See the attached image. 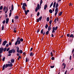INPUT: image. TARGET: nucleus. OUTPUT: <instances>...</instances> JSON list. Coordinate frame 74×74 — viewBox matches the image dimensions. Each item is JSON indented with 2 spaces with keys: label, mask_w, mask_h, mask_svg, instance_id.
<instances>
[{
  "label": "nucleus",
  "mask_w": 74,
  "mask_h": 74,
  "mask_svg": "<svg viewBox=\"0 0 74 74\" xmlns=\"http://www.w3.org/2000/svg\"><path fill=\"white\" fill-rule=\"evenodd\" d=\"M30 56H33L34 55V53H33V52L31 53L30 54Z\"/></svg>",
  "instance_id": "2eb2a0df"
},
{
  "label": "nucleus",
  "mask_w": 74,
  "mask_h": 74,
  "mask_svg": "<svg viewBox=\"0 0 74 74\" xmlns=\"http://www.w3.org/2000/svg\"><path fill=\"white\" fill-rule=\"evenodd\" d=\"M5 57H4L2 59V61L4 62L5 60Z\"/></svg>",
  "instance_id": "a19ab883"
},
{
  "label": "nucleus",
  "mask_w": 74,
  "mask_h": 74,
  "mask_svg": "<svg viewBox=\"0 0 74 74\" xmlns=\"http://www.w3.org/2000/svg\"><path fill=\"white\" fill-rule=\"evenodd\" d=\"M56 5V2H55L53 4V8H55V6Z\"/></svg>",
  "instance_id": "aec40b11"
},
{
  "label": "nucleus",
  "mask_w": 74,
  "mask_h": 74,
  "mask_svg": "<svg viewBox=\"0 0 74 74\" xmlns=\"http://www.w3.org/2000/svg\"><path fill=\"white\" fill-rule=\"evenodd\" d=\"M6 47H9V45H8V44H7L6 45Z\"/></svg>",
  "instance_id": "de8ad7c7"
},
{
  "label": "nucleus",
  "mask_w": 74,
  "mask_h": 74,
  "mask_svg": "<svg viewBox=\"0 0 74 74\" xmlns=\"http://www.w3.org/2000/svg\"><path fill=\"white\" fill-rule=\"evenodd\" d=\"M25 7H27V5L26 3H23V4L22 9L23 10H26V8Z\"/></svg>",
  "instance_id": "f03ea898"
},
{
  "label": "nucleus",
  "mask_w": 74,
  "mask_h": 74,
  "mask_svg": "<svg viewBox=\"0 0 74 74\" xmlns=\"http://www.w3.org/2000/svg\"><path fill=\"white\" fill-rule=\"evenodd\" d=\"M38 19L40 21L41 20V19H42V16H41Z\"/></svg>",
  "instance_id": "c756f323"
},
{
  "label": "nucleus",
  "mask_w": 74,
  "mask_h": 74,
  "mask_svg": "<svg viewBox=\"0 0 74 74\" xmlns=\"http://www.w3.org/2000/svg\"><path fill=\"white\" fill-rule=\"evenodd\" d=\"M54 36L53 35V34H51V37H53Z\"/></svg>",
  "instance_id": "338daca9"
},
{
  "label": "nucleus",
  "mask_w": 74,
  "mask_h": 74,
  "mask_svg": "<svg viewBox=\"0 0 74 74\" xmlns=\"http://www.w3.org/2000/svg\"><path fill=\"white\" fill-rule=\"evenodd\" d=\"M57 14H58V12H56L55 14V16H56L57 15Z\"/></svg>",
  "instance_id": "864d4df0"
},
{
  "label": "nucleus",
  "mask_w": 74,
  "mask_h": 74,
  "mask_svg": "<svg viewBox=\"0 0 74 74\" xmlns=\"http://www.w3.org/2000/svg\"><path fill=\"white\" fill-rule=\"evenodd\" d=\"M49 34V31H47L46 32V35H48Z\"/></svg>",
  "instance_id": "7c9ffc66"
},
{
  "label": "nucleus",
  "mask_w": 74,
  "mask_h": 74,
  "mask_svg": "<svg viewBox=\"0 0 74 74\" xmlns=\"http://www.w3.org/2000/svg\"><path fill=\"white\" fill-rule=\"evenodd\" d=\"M3 9V6H1L0 7V10H1Z\"/></svg>",
  "instance_id": "37998d69"
},
{
  "label": "nucleus",
  "mask_w": 74,
  "mask_h": 74,
  "mask_svg": "<svg viewBox=\"0 0 74 74\" xmlns=\"http://www.w3.org/2000/svg\"><path fill=\"white\" fill-rule=\"evenodd\" d=\"M14 30L13 31L14 32V33H16V30H15V28H14Z\"/></svg>",
  "instance_id": "3c124183"
},
{
  "label": "nucleus",
  "mask_w": 74,
  "mask_h": 74,
  "mask_svg": "<svg viewBox=\"0 0 74 74\" xmlns=\"http://www.w3.org/2000/svg\"><path fill=\"white\" fill-rule=\"evenodd\" d=\"M11 56V54H9V55H8V56Z\"/></svg>",
  "instance_id": "680f3d73"
},
{
  "label": "nucleus",
  "mask_w": 74,
  "mask_h": 74,
  "mask_svg": "<svg viewBox=\"0 0 74 74\" xmlns=\"http://www.w3.org/2000/svg\"><path fill=\"white\" fill-rule=\"evenodd\" d=\"M18 44V45H19V44H21V41L20 40H16L15 43V45H16Z\"/></svg>",
  "instance_id": "20e7f679"
},
{
  "label": "nucleus",
  "mask_w": 74,
  "mask_h": 74,
  "mask_svg": "<svg viewBox=\"0 0 74 74\" xmlns=\"http://www.w3.org/2000/svg\"><path fill=\"white\" fill-rule=\"evenodd\" d=\"M51 59L52 60H54V59H55V57H52L51 58Z\"/></svg>",
  "instance_id": "58836bf2"
},
{
  "label": "nucleus",
  "mask_w": 74,
  "mask_h": 74,
  "mask_svg": "<svg viewBox=\"0 0 74 74\" xmlns=\"http://www.w3.org/2000/svg\"><path fill=\"white\" fill-rule=\"evenodd\" d=\"M6 67H9V66L8 65V64H6Z\"/></svg>",
  "instance_id": "6e6d98bb"
},
{
  "label": "nucleus",
  "mask_w": 74,
  "mask_h": 74,
  "mask_svg": "<svg viewBox=\"0 0 74 74\" xmlns=\"http://www.w3.org/2000/svg\"><path fill=\"white\" fill-rule=\"evenodd\" d=\"M49 12L51 14H52V10L51 9H50L49 10Z\"/></svg>",
  "instance_id": "bb28decb"
},
{
  "label": "nucleus",
  "mask_w": 74,
  "mask_h": 74,
  "mask_svg": "<svg viewBox=\"0 0 74 74\" xmlns=\"http://www.w3.org/2000/svg\"><path fill=\"white\" fill-rule=\"evenodd\" d=\"M9 45H11L12 44V43H11V42H9Z\"/></svg>",
  "instance_id": "0e129e2a"
},
{
  "label": "nucleus",
  "mask_w": 74,
  "mask_h": 74,
  "mask_svg": "<svg viewBox=\"0 0 74 74\" xmlns=\"http://www.w3.org/2000/svg\"><path fill=\"white\" fill-rule=\"evenodd\" d=\"M19 55H20V54L19 53H17V56H18Z\"/></svg>",
  "instance_id": "4d7b16f0"
},
{
  "label": "nucleus",
  "mask_w": 74,
  "mask_h": 74,
  "mask_svg": "<svg viewBox=\"0 0 74 74\" xmlns=\"http://www.w3.org/2000/svg\"><path fill=\"white\" fill-rule=\"evenodd\" d=\"M67 37H69L70 36V34H67Z\"/></svg>",
  "instance_id": "5fc2aeb1"
},
{
  "label": "nucleus",
  "mask_w": 74,
  "mask_h": 74,
  "mask_svg": "<svg viewBox=\"0 0 74 74\" xmlns=\"http://www.w3.org/2000/svg\"><path fill=\"white\" fill-rule=\"evenodd\" d=\"M45 31L44 32H43V35L44 36V35H45Z\"/></svg>",
  "instance_id": "052dcab7"
},
{
  "label": "nucleus",
  "mask_w": 74,
  "mask_h": 74,
  "mask_svg": "<svg viewBox=\"0 0 74 74\" xmlns=\"http://www.w3.org/2000/svg\"><path fill=\"white\" fill-rule=\"evenodd\" d=\"M40 9V5H39V4H37V7L35 9V12H37V11L38 10Z\"/></svg>",
  "instance_id": "7ed1b4c3"
},
{
  "label": "nucleus",
  "mask_w": 74,
  "mask_h": 74,
  "mask_svg": "<svg viewBox=\"0 0 74 74\" xmlns=\"http://www.w3.org/2000/svg\"><path fill=\"white\" fill-rule=\"evenodd\" d=\"M16 52V51L15 49H12L11 50H10L8 51V53L9 54H10L11 53H15Z\"/></svg>",
  "instance_id": "f257e3e1"
},
{
  "label": "nucleus",
  "mask_w": 74,
  "mask_h": 74,
  "mask_svg": "<svg viewBox=\"0 0 74 74\" xmlns=\"http://www.w3.org/2000/svg\"><path fill=\"white\" fill-rule=\"evenodd\" d=\"M54 67H55V66H50V67L51 68V69H53V68H54Z\"/></svg>",
  "instance_id": "79ce46f5"
},
{
  "label": "nucleus",
  "mask_w": 74,
  "mask_h": 74,
  "mask_svg": "<svg viewBox=\"0 0 74 74\" xmlns=\"http://www.w3.org/2000/svg\"><path fill=\"white\" fill-rule=\"evenodd\" d=\"M46 20L47 22H49V18L48 17H47V18Z\"/></svg>",
  "instance_id": "393cba45"
},
{
  "label": "nucleus",
  "mask_w": 74,
  "mask_h": 74,
  "mask_svg": "<svg viewBox=\"0 0 74 74\" xmlns=\"http://www.w3.org/2000/svg\"><path fill=\"white\" fill-rule=\"evenodd\" d=\"M59 10H58V8H56V9H55V12H58V11Z\"/></svg>",
  "instance_id": "5701e85b"
},
{
  "label": "nucleus",
  "mask_w": 74,
  "mask_h": 74,
  "mask_svg": "<svg viewBox=\"0 0 74 74\" xmlns=\"http://www.w3.org/2000/svg\"><path fill=\"white\" fill-rule=\"evenodd\" d=\"M24 12H25V14L26 15H27V11L26 10H25Z\"/></svg>",
  "instance_id": "c85d7f7f"
},
{
  "label": "nucleus",
  "mask_w": 74,
  "mask_h": 74,
  "mask_svg": "<svg viewBox=\"0 0 74 74\" xmlns=\"http://www.w3.org/2000/svg\"><path fill=\"white\" fill-rule=\"evenodd\" d=\"M8 9H6V10L5 12V13H7V11H8Z\"/></svg>",
  "instance_id": "603ef678"
},
{
  "label": "nucleus",
  "mask_w": 74,
  "mask_h": 74,
  "mask_svg": "<svg viewBox=\"0 0 74 74\" xmlns=\"http://www.w3.org/2000/svg\"><path fill=\"white\" fill-rule=\"evenodd\" d=\"M53 28H54V30H55V31L58 29V27H56L55 28V27H53Z\"/></svg>",
  "instance_id": "b1692460"
},
{
  "label": "nucleus",
  "mask_w": 74,
  "mask_h": 74,
  "mask_svg": "<svg viewBox=\"0 0 74 74\" xmlns=\"http://www.w3.org/2000/svg\"><path fill=\"white\" fill-rule=\"evenodd\" d=\"M20 40L21 42H23V39L22 38H21L20 39Z\"/></svg>",
  "instance_id": "72a5a7b5"
},
{
  "label": "nucleus",
  "mask_w": 74,
  "mask_h": 74,
  "mask_svg": "<svg viewBox=\"0 0 74 74\" xmlns=\"http://www.w3.org/2000/svg\"><path fill=\"white\" fill-rule=\"evenodd\" d=\"M52 5H53V2H52L51 3V5H50V8H51V7H52Z\"/></svg>",
  "instance_id": "e433bc0d"
},
{
  "label": "nucleus",
  "mask_w": 74,
  "mask_h": 74,
  "mask_svg": "<svg viewBox=\"0 0 74 74\" xmlns=\"http://www.w3.org/2000/svg\"><path fill=\"white\" fill-rule=\"evenodd\" d=\"M47 7H48L47 4H46L44 6V10H46V8H47Z\"/></svg>",
  "instance_id": "f8f14e48"
},
{
  "label": "nucleus",
  "mask_w": 74,
  "mask_h": 74,
  "mask_svg": "<svg viewBox=\"0 0 74 74\" xmlns=\"http://www.w3.org/2000/svg\"><path fill=\"white\" fill-rule=\"evenodd\" d=\"M69 37H72V38H74V35L73 34H71Z\"/></svg>",
  "instance_id": "dca6fc26"
},
{
  "label": "nucleus",
  "mask_w": 74,
  "mask_h": 74,
  "mask_svg": "<svg viewBox=\"0 0 74 74\" xmlns=\"http://www.w3.org/2000/svg\"><path fill=\"white\" fill-rule=\"evenodd\" d=\"M3 50H4V48L2 47L0 48V54H1V53L3 52Z\"/></svg>",
  "instance_id": "0eeeda50"
},
{
  "label": "nucleus",
  "mask_w": 74,
  "mask_h": 74,
  "mask_svg": "<svg viewBox=\"0 0 74 74\" xmlns=\"http://www.w3.org/2000/svg\"><path fill=\"white\" fill-rule=\"evenodd\" d=\"M14 5L12 4V7H11V10H10V13H11L12 12V11L14 10Z\"/></svg>",
  "instance_id": "39448f33"
},
{
  "label": "nucleus",
  "mask_w": 74,
  "mask_h": 74,
  "mask_svg": "<svg viewBox=\"0 0 74 74\" xmlns=\"http://www.w3.org/2000/svg\"><path fill=\"white\" fill-rule=\"evenodd\" d=\"M8 21H9V18H7L6 20V23L8 24Z\"/></svg>",
  "instance_id": "9b49d317"
},
{
  "label": "nucleus",
  "mask_w": 74,
  "mask_h": 74,
  "mask_svg": "<svg viewBox=\"0 0 74 74\" xmlns=\"http://www.w3.org/2000/svg\"><path fill=\"white\" fill-rule=\"evenodd\" d=\"M74 49H73L72 51V53H74Z\"/></svg>",
  "instance_id": "774afa93"
},
{
  "label": "nucleus",
  "mask_w": 74,
  "mask_h": 74,
  "mask_svg": "<svg viewBox=\"0 0 74 74\" xmlns=\"http://www.w3.org/2000/svg\"><path fill=\"white\" fill-rule=\"evenodd\" d=\"M55 28H53V30L52 31V33H54V32H55Z\"/></svg>",
  "instance_id": "4be33fe9"
},
{
  "label": "nucleus",
  "mask_w": 74,
  "mask_h": 74,
  "mask_svg": "<svg viewBox=\"0 0 74 74\" xmlns=\"http://www.w3.org/2000/svg\"><path fill=\"white\" fill-rule=\"evenodd\" d=\"M9 50H10V48H8L7 49L6 51H8Z\"/></svg>",
  "instance_id": "e2e57ef3"
},
{
  "label": "nucleus",
  "mask_w": 74,
  "mask_h": 74,
  "mask_svg": "<svg viewBox=\"0 0 74 74\" xmlns=\"http://www.w3.org/2000/svg\"><path fill=\"white\" fill-rule=\"evenodd\" d=\"M19 18V16H16L15 17V19H18Z\"/></svg>",
  "instance_id": "2f4dec72"
},
{
  "label": "nucleus",
  "mask_w": 74,
  "mask_h": 74,
  "mask_svg": "<svg viewBox=\"0 0 74 74\" xmlns=\"http://www.w3.org/2000/svg\"><path fill=\"white\" fill-rule=\"evenodd\" d=\"M11 62L12 63H14V62H15V60L14 59H12L11 60Z\"/></svg>",
  "instance_id": "412c9836"
},
{
  "label": "nucleus",
  "mask_w": 74,
  "mask_h": 74,
  "mask_svg": "<svg viewBox=\"0 0 74 74\" xmlns=\"http://www.w3.org/2000/svg\"><path fill=\"white\" fill-rule=\"evenodd\" d=\"M7 47H5L3 49V52H5V51H6V50H7Z\"/></svg>",
  "instance_id": "473e14b6"
},
{
  "label": "nucleus",
  "mask_w": 74,
  "mask_h": 74,
  "mask_svg": "<svg viewBox=\"0 0 74 74\" xmlns=\"http://www.w3.org/2000/svg\"><path fill=\"white\" fill-rule=\"evenodd\" d=\"M62 13H63V12L61 11V12H60L58 15L59 16H61L62 15Z\"/></svg>",
  "instance_id": "4468645a"
},
{
  "label": "nucleus",
  "mask_w": 74,
  "mask_h": 74,
  "mask_svg": "<svg viewBox=\"0 0 74 74\" xmlns=\"http://www.w3.org/2000/svg\"><path fill=\"white\" fill-rule=\"evenodd\" d=\"M16 48L17 49L16 51L18 53H19V48L18 46L16 47Z\"/></svg>",
  "instance_id": "1a4fd4ad"
},
{
  "label": "nucleus",
  "mask_w": 74,
  "mask_h": 74,
  "mask_svg": "<svg viewBox=\"0 0 74 74\" xmlns=\"http://www.w3.org/2000/svg\"><path fill=\"white\" fill-rule=\"evenodd\" d=\"M48 27V24H46L45 26V28L46 29H47V28Z\"/></svg>",
  "instance_id": "c9c22d12"
},
{
  "label": "nucleus",
  "mask_w": 74,
  "mask_h": 74,
  "mask_svg": "<svg viewBox=\"0 0 74 74\" xmlns=\"http://www.w3.org/2000/svg\"><path fill=\"white\" fill-rule=\"evenodd\" d=\"M52 20H51L49 21V23L50 25H51V24L52 23Z\"/></svg>",
  "instance_id": "f704fd0d"
},
{
  "label": "nucleus",
  "mask_w": 74,
  "mask_h": 74,
  "mask_svg": "<svg viewBox=\"0 0 74 74\" xmlns=\"http://www.w3.org/2000/svg\"><path fill=\"white\" fill-rule=\"evenodd\" d=\"M43 1H42V0H40V5H41V4L42 3Z\"/></svg>",
  "instance_id": "a211bd4d"
},
{
  "label": "nucleus",
  "mask_w": 74,
  "mask_h": 74,
  "mask_svg": "<svg viewBox=\"0 0 74 74\" xmlns=\"http://www.w3.org/2000/svg\"><path fill=\"white\" fill-rule=\"evenodd\" d=\"M3 24H4L5 23V20H4L2 22Z\"/></svg>",
  "instance_id": "49530a36"
},
{
  "label": "nucleus",
  "mask_w": 74,
  "mask_h": 74,
  "mask_svg": "<svg viewBox=\"0 0 74 74\" xmlns=\"http://www.w3.org/2000/svg\"><path fill=\"white\" fill-rule=\"evenodd\" d=\"M7 67L5 66V64H4L3 66V69L2 70L3 71V70H4L5 69H7Z\"/></svg>",
  "instance_id": "6e6552de"
},
{
  "label": "nucleus",
  "mask_w": 74,
  "mask_h": 74,
  "mask_svg": "<svg viewBox=\"0 0 74 74\" xmlns=\"http://www.w3.org/2000/svg\"><path fill=\"white\" fill-rule=\"evenodd\" d=\"M58 7H59V4H58V3H56V8H58Z\"/></svg>",
  "instance_id": "f3484780"
},
{
  "label": "nucleus",
  "mask_w": 74,
  "mask_h": 74,
  "mask_svg": "<svg viewBox=\"0 0 74 74\" xmlns=\"http://www.w3.org/2000/svg\"><path fill=\"white\" fill-rule=\"evenodd\" d=\"M51 26H49L48 27V31H50V30H51Z\"/></svg>",
  "instance_id": "ddd939ff"
},
{
  "label": "nucleus",
  "mask_w": 74,
  "mask_h": 74,
  "mask_svg": "<svg viewBox=\"0 0 74 74\" xmlns=\"http://www.w3.org/2000/svg\"><path fill=\"white\" fill-rule=\"evenodd\" d=\"M23 54L24 56H26V53H23Z\"/></svg>",
  "instance_id": "bf43d9fd"
},
{
  "label": "nucleus",
  "mask_w": 74,
  "mask_h": 74,
  "mask_svg": "<svg viewBox=\"0 0 74 74\" xmlns=\"http://www.w3.org/2000/svg\"><path fill=\"white\" fill-rule=\"evenodd\" d=\"M6 9H8V7H7L6 8V7L5 6L3 7V11H5V10H5V9H6Z\"/></svg>",
  "instance_id": "9d476101"
},
{
  "label": "nucleus",
  "mask_w": 74,
  "mask_h": 74,
  "mask_svg": "<svg viewBox=\"0 0 74 74\" xmlns=\"http://www.w3.org/2000/svg\"><path fill=\"white\" fill-rule=\"evenodd\" d=\"M40 15V12H38L37 14V16H38Z\"/></svg>",
  "instance_id": "c03bdc74"
},
{
  "label": "nucleus",
  "mask_w": 74,
  "mask_h": 74,
  "mask_svg": "<svg viewBox=\"0 0 74 74\" xmlns=\"http://www.w3.org/2000/svg\"><path fill=\"white\" fill-rule=\"evenodd\" d=\"M9 67H12L13 66V64H8Z\"/></svg>",
  "instance_id": "6ab92c4d"
},
{
  "label": "nucleus",
  "mask_w": 74,
  "mask_h": 74,
  "mask_svg": "<svg viewBox=\"0 0 74 74\" xmlns=\"http://www.w3.org/2000/svg\"><path fill=\"white\" fill-rule=\"evenodd\" d=\"M40 33L41 34H43V29H42L41 30Z\"/></svg>",
  "instance_id": "ea45409f"
},
{
  "label": "nucleus",
  "mask_w": 74,
  "mask_h": 74,
  "mask_svg": "<svg viewBox=\"0 0 74 74\" xmlns=\"http://www.w3.org/2000/svg\"><path fill=\"white\" fill-rule=\"evenodd\" d=\"M19 53H23V51H22V50H20L19 51Z\"/></svg>",
  "instance_id": "a878e982"
},
{
  "label": "nucleus",
  "mask_w": 74,
  "mask_h": 74,
  "mask_svg": "<svg viewBox=\"0 0 74 74\" xmlns=\"http://www.w3.org/2000/svg\"><path fill=\"white\" fill-rule=\"evenodd\" d=\"M7 43V40H5L3 41L2 45L4 46L5 45V44H6Z\"/></svg>",
  "instance_id": "423d86ee"
},
{
  "label": "nucleus",
  "mask_w": 74,
  "mask_h": 74,
  "mask_svg": "<svg viewBox=\"0 0 74 74\" xmlns=\"http://www.w3.org/2000/svg\"><path fill=\"white\" fill-rule=\"evenodd\" d=\"M36 20L37 21V22H39V19L38 18L36 19Z\"/></svg>",
  "instance_id": "13d9d810"
},
{
  "label": "nucleus",
  "mask_w": 74,
  "mask_h": 74,
  "mask_svg": "<svg viewBox=\"0 0 74 74\" xmlns=\"http://www.w3.org/2000/svg\"><path fill=\"white\" fill-rule=\"evenodd\" d=\"M12 14V13H10L9 14V16L10 17L11 16V14Z\"/></svg>",
  "instance_id": "8fccbe9b"
},
{
  "label": "nucleus",
  "mask_w": 74,
  "mask_h": 74,
  "mask_svg": "<svg viewBox=\"0 0 74 74\" xmlns=\"http://www.w3.org/2000/svg\"><path fill=\"white\" fill-rule=\"evenodd\" d=\"M51 57H52V56H53V54H52V52L51 53Z\"/></svg>",
  "instance_id": "09e8293b"
},
{
  "label": "nucleus",
  "mask_w": 74,
  "mask_h": 74,
  "mask_svg": "<svg viewBox=\"0 0 74 74\" xmlns=\"http://www.w3.org/2000/svg\"><path fill=\"white\" fill-rule=\"evenodd\" d=\"M69 59L70 60H71V56H70V58H69Z\"/></svg>",
  "instance_id": "69168bd1"
},
{
  "label": "nucleus",
  "mask_w": 74,
  "mask_h": 74,
  "mask_svg": "<svg viewBox=\"0 0 74 74\" xmlns=\"http://www.w3.org/2000/svg\"><path fill=\"white\" fill-rule=\"evenodd\" d=\"M4 30V26H3H3H2V27L1 30Z\"/></svg>",
  "instance_id": "a18cd8bd"
},
{
  "label": "nucleus",
  "mask_w": 74,
  "mask_h": 74,
  "mask_svg": "<svg viewBox=\"0 0 74 74\" xmlns=\"http://www.w3.org/2000/svg\"><path fill=\"white\" fill-rule=\"evenodd\" d=\"M29 59L27 60V58L26 59L25 62H29Z\"/></svg>",
  "instance_id": "cd10ccee"
},
{
  "label": "nucleus",
  "mask_w": 74,
  "mask_h": 74,
  "mask_svg": "<svg viewBox=\"0 0 74 74\" xmlns=\"http://www.w3.org/2000/svg\"><path fill=\"white\" fill-rule=\"evenodd\" d=\"M21 38H20V37H18L17 38V41H19V40H20Z\"/></svg>",
  "instance_id": "4c0bfd02"
}]
</instances>
